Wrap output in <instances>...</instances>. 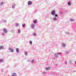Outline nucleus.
Returning <instances> with one entry per match:
<instances>
[{"label": "nucleus", "mask_w": 76, "mask_h": 76, "mask_svg": "<svg viewBox=\"0 0 76 76\" xmlns=\"http://www.w3.org/2000/svg\"><path fill=\"white\" fill-rule=\"evenodd\" d=\"M51 14L52 15H54L56 14V12H55V11L54 10H53Z\"/></svg>", "instance_id": "obj_1"}, {"label": "nucleus", "mask_w": 76, "mask_h": 76, "mask_svg": "<svg viewBox=\"0 0 76 76\" xmlns=\"http://www.w3.org/2000/svg\"><path fill=\"white\" fill-rule=\"evenodd\" d=\"M32 4V1H28V5H31Z\"/></svg>", "instance_id": "obj_2"}, {"label": "nucleus", "mask_w": 76, "mask_h": 76, "mask_svg": "<svg viewBox=\"0 0 76 76\" xmlns=\"http://www.w3.org/2000/svg\"><path fill=\"white\" fill-rule=\"evenodd\" d=\"M34 27H35V25L34 24H31V28L34 29Z\"/></svg>", "instance_id": "obj_3"}, {"label": "nucleus", "mask_w": 76, "mask_h": 76, "mask_svg": "<svg viewBox=\"0 0 76 76\" xmlns=\"http://www.w3.org/2000/svg\"><path fill=\"white\" fill-rule=\"evenodd\" d=\"M3 31L4 32H5V33H7V29L4 28L3 29Z\"/></svg>", "instance_id": "obj_4"}, {"label": "nucleus", "mask_w": 76, "mask_h": 76, "mask_svg": "<svg viewBox=\"0 0 76 76\" xmlns=\"http://www.w3.org/2000/svg\"><path fill=\"white\" fill-rule=\"evenodd\" d=\"M54 55L55 57H56V58H57V57H58V55L56 54V53L54 54Z\"/></svg>", "instance_id": "obj_5"}, {"label": "nucleus", "mask_w": 76, "mask_h": 76, "mask_svg": "<svg viewBox=\"0 0 76 76\" xmlns=\"http://www.w3.org/2000/svg\"><path fill=\"white\" fill-rule=\"evenodd\" d=\"M68 4L69 6H71V4H71V2L69 1L68 2Z\"/></svg>", "instance_id": "obj_6"}, {"label": "nucleus", "mask_w": 76, "mask_h": 76, "mask_svg": "<svg viewBox=\"0 0 76 76\" xmlns=\"http://www.w3.org/2000/svg\"><path fill=\"white\" fill-rule=\"evenodd\" d=\"M61 45L63 47H65L66 46V44H65L64 43H62L61 44Z\"/></svg>", "instance_id": "obj_7"}, {"label": "nucleus", "mask_w": 76, "mask_h": 76, "mask_svg": "<svg viewBox=\"0 0 76 76\" xmlns=\"http://www.w3.org/2000/svg\"><path fill=\"white\" fill-rule=\"evenodd\" d=\"M12 76H17V74H16V73H12Z\"/></svg>", "instance_id": "obj_8"}, {"label": "nucleus", "mask_w": 76, "mask_h": 76, "mask_svg": "<svg viewBox=\"0 0 76 76\" xmlns=\"http://www.w3.org/2000/svg\"><path fill=\"white\" fill-rule=\"evenodd\" d=\"M4 47H3V46H0V50H1L4 48Z\"/></svg>", "instance_id": "obj_9"}, {"label": "nucleus", "mask_w": 76, "mask_h": 76, "mask_svg": "<svg viewBox=\"0 0 76 76\" xmlns=\"http://www.w3.org/2000/svg\"><path fill=\"white\" fill-rule=\"evenodd\" d=\"M16 51L17 53H19V49L18 48H16Z\"/></svg>", "instance_id": "obj_10"}, {"label": "nucleus", "mask_w": 76, "mask_h": 76, "mask_svg": "<svg viewBox=\"0 0 76 76\" xmlns=\"http://www.w3.org/2000/svg\"><path fill=\"white\" fill-rule=\"evenodd\" d=\"M53 20H54V21H56L57 20V18H54L53 19Z\"/></svg>", "instance_id": "obj_11"}, {"label": "nucleus", "mask_w": 76, "mask_h": 76, "mask_svg": "<svg viewBox=\"0 0 76 76\" xmlns=\"http://www.w3.org/2000/svg\"><path fill=\"white\" fill-rule=\"evenodd\" d=\"M37 20H35L34 21V23H37Z\"/></svg>", "instance_id": "obj_12"}, {"label": "nucleus", "mask_w": 76, "mask_h": 76, "mask_svg": "<svg viewBox=\"0 0 76 76\" xmlns=\"http://www.w3.org/2000/svg\"><path fill=\"white\" fill-rule=\"evenodd\" d=\"M15 26H16V27H18V26H19V24H18V23H16Z\"/></svg>", "instance_id": "obj_13"}, {"label": "nucleus", "mask_w": 76, "mask_h": 76, "mask_svg": "<svg viewBox=\"0 0 76 76\" xmlns=\"http://www.w3.org/2000/svg\"><path fill=\"white\" fill-rule=\"evenodd\" d=\"M65 34H68V35L70 34V33H69V32H68L66 31V32H65Z\"/></svg>", "instance_id": "obj_14"}, {"label": "nucleus", "mask_w": 76, "mask_h": 76, "mask_svg": "<svg viewBox=\"0 0 76 76\" xmlns=\"http://www.w3.org/2000/svg\"><path fill=\"white\" fill-rule=\"evenodd\" d=\"M45 69H46V70H49V69H50V68L46 67L45 68Z\"/></svg>", "instance_id": "obj_15"}, {"label": "nucleus", "mask_w": 76, "mask_h": 76, "mask_svg": "<svg viewBox=\"0 0 76 76\" xmlns=\"http://www.w3.org/2000/svg\"><path fill=\"white\" fill-rule=\"evenodd\" d=\"M69 21H70V22H73V21H74V20L72 19H70L69 20Z\"/></svg>", "instance_id": "obj_16"}, {"label": "nucleus", "mask_w": 76, "mask_h": 76, "mask_svg": "<svg viewBox=\"0 0 76 76\" xmlns=\"http://www.w3.org/2000/svg\"><path fill=\"white\" fill-rule=\"evenodd\" d=\"M13 51H14L13 49H12L11 50V53H13Z\"/></svg>", "instance_id": "obj_17"}, {"label": "nucleus", "mask_w": 76, "mask_h": 76, "mask_svg": "<svg viewBox=\"0 0 76 76\" xmlns=\"http://www.w3.org/2000/svg\"><path fill=\"white\" fill-rule=\"evenodd\" d=\"M18 32L19 34L20 33V30L19 29L18 30Z\"/></svg>", "instance_id": "obj_18"}, {"label": "nucleus", "mask_w": 76, "mask_h": 76, "mask_svg": "<svg viewBox=\"0 0 76 76\" xmlns=\"http://www.w3.org/2000/svg\"><path fill=\"white\" fill-rule=\"evenodd\" d=\"M33 35L35 37L36 36L37 34H36V33H33Z\"/></svg>", "instance_id": "obj_19"}, {"label": "nucleus", "mask_w": 76, "mask_h": 76, "mask_svg": "<svg viewBox=\"0 0 76 76\" xmlns=\"http://www.w3.org/2000/svg\"><path fill=\"white\" fill-rule=\"evenodd\" d=\"M3 59H0V62H3Z\"/></svg>", "instance_id": "obj_20"}, {"label": "nucleus", "mask_w": 76, "mask_h": 76, "mask_svg": "<svg viewBox=\"0 0 76 76\" xmlns=\"http://www.w3.org/2000/svg\"><path fill=\"white\" fill-rule=\"evenodd\" d=\"M34 60H32V61H31V63L32 64L34 63Z\"/></svg>", "instance_id": "obj_21"}, {"label": "nucleus", "mask_w": 76, "mask_h": 76, "mask_svg": "<svg viewBox=\"0 0 76 76\" xmlns=\"http://www.w3.org/2000/svg\"><path fill=\"white\" fill-rule=\"evenodd\" d=\"M29 42H30V44H32V41H30Z\"/></svg>", "instance_id": "obj_22"}, {"label": "nucleus", "mask_w": 76, "mask_h": 76, "mask_svg": "<svg viewBox=\"0 0 76 76\" xmlns=\"http://www.w3.org/2000/svg\"><path fill=\"white\" fill-rule=\"evenodd\" d=\"M28 54V52H26L25 53V54L26 56V55H27V54Z\"/></svg>", "instance_id": "obj_23"}, {"label": "nucleus", "mask_w": 76, "mask_h": 76, "mask_svg": "<svg viewBox=\"0 0 76 76\" xmlns=\"http://www.w3.org/2000/svg\"><path fill=\"white\" fill-rule=\"evenodd\" d=\"M66 54H69V52L68 51H66Z\"/></svg>", "instance_id": "obj_24"}, {"label": "nucleus", "mask_w": 76, "mask_h": 76, "mask_svg": "<svg viewBox=\"0 0 76 76\" xmlns=\"http://www.w3.org/2000/svg\"><path fill=\"white\" fill-rule=\"evenodd\" d=\"M4 4V2H2L1 3V5H3Z\"/></svg>", "instance_id": "obj_25"}, {"label": "nucleus", "mask_w": 76, "mask_h": 76, "mask_svg": "<svg viewBox=\"0 0 76 76\" xmlns=\"http://www.w3.org/2000/svg\"><path fill=\"white\" fill-rule=\"evenodd\" d=\"M25 24H23V28H24V27H25Z\"/></svg>", "instance_id": "obj_26"}, {"label": "nucleus", "mask_w": 76, "mask_h": 76, "mask_svg": "<svg viewBox=\"0 0 76 76\" xmlns=\"http://www.w3.org/2000/svg\"><path fill=\"white\" fill-rule=\"evenodd\" d=\"M55 17H57V16H58V15H57V14H55Z\"/></svg>", "instance_id": "obj_27"}, {"label": "nucleus", "mask_w": 76, "mask_h": 76, "mask_svg": "<svg viewBox=\"0 0 76 76\" xmlns=\"http://www.w3.org/2000/svg\"><path fill=\"white\" fill-rule=\"evenodd\" d=\"M42 74H46V72H42Z\"/></svg>", "instance_id": "obj_28"}, {"label": "nucleus", "mask_w": 76, "mask_h": 76, "mask_svg": "<svg viewBox=\"0 0 76 76\" xmlns=\"http://www.w3.org/2000/svg\"><path fill=\"white\" fill-rule=\"evenodd\" d=\"M12 8H13V9H14L15 8V6H12Z\"/></svg>", "instance_id": "obj_29"}, {"label": "nucleus", "mask_w": 76, "mask_h": 76, "mask_svg": "<svg viewBox=\"0 0 76 76\" xmlns=\"http://www.w3.org/2000/svg\"><path fill=\"white\" fill-rule=\"evenodd\" d=\"M9 50H12V48H9Z\"/></svg>", "instance_id": "obj_30"}, {"label": "nucleus", "mask_w": 76, "mask_h": 76, "mask_svg": "<svg viewBox=\"0 0 76 76\" xmlns=\"http://www.w3.org/2000/svg\"><path fill=\"white\" fill-rule=\"evenodd\" d=\"M4 23H6V20H4Z\"/></svg>", "instance_id": "obj_31"}, {"label": "nucleus", "mask_w": 76, "mask_h": 76, "mask_svg": "<svg viewBox=\"0 0 76 76\" xmlns=\"http://www.w3.org/2000/svg\"><path fill=\"white\" fill-rule=\"evenodd\" d=\"M2 35L3 36V35H4V33H2Z\"/></svg>", "instance_id": "obj_32"}, {"label": "nucleus", "mask_w": 76, "mask_h": 76, "mask_svg": "<svg viewBox=\"0 0 76 76\" xmlns=\"http://www.w3.org/2000/svg\"><path fill=\"white\" fill-rule=\"evenodd\" d=\"M61 54V53H58L57 54Z\"/></svg>", "instance_id": "obj_33"}, {"label": "nucleus", "mask_w": 76, "mask_h": 76, "mask_svg": "<svg viewBox=\"0 0 76 76\" xmlns=\"http://www.w3.org/2000/svg\"><path fill=\"white\" fill-rule=\"evenodd\" d=\"M67 62H66L65 63V64H67Z\"/></svg>", "instance_id": "obj_34"}, {"label": "nucleus", "mask_w": 76, "mask_h": 76, "mask_svg": "<svg viewBox=\"0 0 76 76\" xmlns=\"http://www.w3.org/2000/svg\"><path fill=\"white\" fill-rule=\"evenodd\" d=\"M75 64H76V61L75 62Z\"/></svg>", "instance_id": "obj_35"}, {"label": "nucleus", "mask_w": 76, "mask_h": 76, "mask_svg": "<svg viewBox=\"0 0 76 76\" xmlns=\"http://www.w3.org/2000/svg\"><path fill=\"white\" fill-rule=\"evenodd\" d=\"M61 13H63V12H61Z\"/></svg>", "instance_id": "obj_36"}, {"label": "nucleus", "mask_w": 76, "mask_h": 76, "mask_svg": "<svg viewBox=\"0 0 76 76\" xmlns=\"http://www.w3.org/2000/svg\"><path fill=\"white\" fill-rule=\"evenodd\" d=\"M75 72V71H73V73H74V72Z\"/></svg>", "instance_id": "obj_37"}, {"label": "nucleus", "mask_w": 76, "mask_h": 76, "mask_svg": "<svg viewBox=\"0 0 76 76\" xmlns=\"http://www.w3.org/2000/svg\"><path fill=\"white\" fill-rule=\"evenodd\" d=\"M13 76V75H12V76Z\"/></svg>", "instance_id": "obj_38"}]
</instances>
